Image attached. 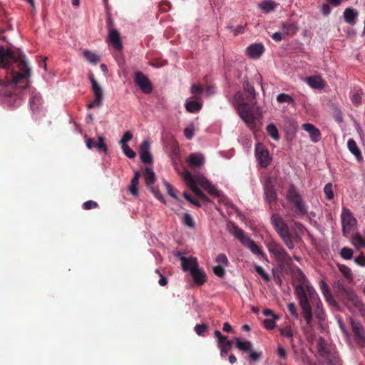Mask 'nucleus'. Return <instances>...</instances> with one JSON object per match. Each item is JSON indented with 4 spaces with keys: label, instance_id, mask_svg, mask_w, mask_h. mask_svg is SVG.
<instances>
[{
    "label": "nucleus",
    "instance_id": "obj_1",
    "mask_svg": "<svg viewBox=\"0 0 365 365\" xmlns=\"http://www.w3.org/2000/svg\"><path fill=\"white\" fill-rule=\"evenodd\" d=\"M0 68L6 71V81L0 78V93L8 97L9 101L14 98V103L19 105L21 92L29 87L31 77L26 56L19 50L14 51L0 46Z\"/></svg>",
    "mask_w": 365,
    "mask_h": 365
},
{
    "label": "nucleus",
    "instance_id": "obj_2",
    "mask_svg": "<svg viewBox=\"0 0 365 365\" xmlns=\"http://www.w3.org/2000/svg\"><path fill=\"white\" fill-rule=\"evenodd\" d=\"M232 105L242 120L251 128L255 127L257 120L262 118L260 108L255 106L256 101L245 102L244 95L240 91L234 94Z\"/></svg>",
    "mask_w": 365,
    "mask_h": 365
},
{
    "label": "nucleus",
    "instance_id": "obj_3",
    "mask_svg": "<svg viewBox=\"0 0 365 365\" xmlns=\"http://www.w3.org/2000/svg\"><path fill=\"white\" fill-rule=\"evenodd\" d=\"M297 279L299 284L295 286L294 292L301 308V315L305 320L307 325L311 327L312 312L308 300L307 287L312 286L307 284V277L301 270L298 271Z\"/></svg>",
    "mask_w": 365,
    "mask_h": 365
},
{
    "label": "nucleus",
    "instance_id": "obj_4",
    "mask_svg": "<svg viewBox=\"0 0 365 365\" xmlns=\"http://www.w3.org/2000/svg\"><path fill=\"white\" fill-rule=\"evenodd\" d=\"M335 288L336 297L350 312L356 313L362 311L363 304L352 289L346 287L339 282L337 283Z\"/></svg>",
    "mask_w": 365,
    "mask_h": 365
},
{
    "label": "nucleus",
    "instance_id": "obj_5",
    "mask_svg": "<svg viewBox=\"0 0 365 365\" xmlns=\"http://www.w3.org/2000/svg\"><path fill=\"white\" fill-rule=\"evenodd\" d=\"M271 221L279 235L282 238L288 249L294 248V244L291 240L288 225L284 222L283 218L278 214H273Z\"/></svg>",
    "mask_w": 365,
    "mask_h": 365
},
{
    "label": "nucleus",
    "instance_id": "obj_6",
    "mask_svg": "<svg viewBox=\"0 0 365 365\" xmlns=\"http://www.w3.org/2000/svg\"><path fill=\"white\" fill-rule=\"evenodd\" d=\"M307 292H308V300L309 302H310L314 305V312H312V315L314 314L315 317L319 319L320 322H322L325 319V314L324 311L322 307V303L316 292L315 289L313 287H307ZM313 319L312 320V322ZM309 327V325H307ZM313 324L312 323L311 327H312ZM310 327V326H309Z\"/></svg>",
    "mask_w": 365,
    "mask_h": 365
},
{
    "label": "nucleus",
    "instance_id": "obj_7",
    "mask_svg": "<svg viewBox=\"0 0 365 365\" xmlns=\"http://www.w3.org/2000/svg\"><path fill=\"white\" fill-rule=\"evenodd\" d=\"M287 200L294 205L296 208V211L299 214L302 215L307 214V211L303 202L302 197L293 184L289 186L287 192Z\"/></svg>",
    "mask_w": 365,
    "mask_h": 365
},
{
    "label": "nucleus",
    "instance_id": "obj_8",
    "mask_svg": "<svg viewBox=\"0 0 365 365\" xmlns=\"http://www.w3.org/2000/svg\"><path fill=\"white\" fill-rule=\"evenodd\" d=\"M134 82L140 90L145 94H150L153 86L149 78L140 71H137L134 75Z\"/></svg>",
    "mask_w": 365,
    "mask_h": 365
},
{
    "label": "nucleus",
    "instance_id": "obj_9",
    "mask_svg": "<svg viewBox=\"0 0 365 365\" xmlns=\"http://www.w3.org/2000/svg\"><path fill=\"white\" fill-rule=\"evenodd\" d=\"M255 155L262 168H267L272 162V157L268 150L262 143H257L255 147Z\"/></svg>",
    "mask_w": 365,
    "mask_h": 365
},
{
    "label": "nucleus",
    "instance_id": "obj_10",
    "mask_svg": "<svg viewBox=\"0 0 365 365\" xmlns=\"http://www.w3.org/2000/svg\"><path fill=\"white\" fill-rule=\"evenodd\" d=\"M89 79L91 83L92 91L94 94V100L87 105L88 108L91 109L101 104L103 98V90L97 83L93 74L89 75Z\"/></svg>",
    "mask_w": 365,
    "mask_h": 365
},
{
    "label": "nucleus",
    "instance_id": "obj_11",
    "mask_svg": "<svg viewBox=\"0 0 365 365\" xmlns=\"http://www.w3.org/2000/svg\"><path fill=\"white\" fill-rule=\"evenodd\" d=\"M182 177L190 189L192 185H194L196 187L200 186L203 189V187L209 182V180L204 176H192L189 171L185 172Z\"/></svg>",
    "mask_w": 365,
    "mask_h": 365
},
{
    "label": "nucleus",
    "instance_id": "obj_12",
    "mask_svg": "<svg viewBox=\"0 0 365 365\" xmlns=\"http://www.w3.org/2000/svg\"><path fill=\"white\" fill-rule=\"evenodd\" d=\"M351 325L356 343L361 347L365 346V331L363 326L358 322L351 320Z\"/></svg>",
    "mask_w": 365,
    "mask_h": 365
},
{
    "label": "nucleus",
    "instance_id": "obj_13",
    "mask_svg": "<svg viewBox=\"0 0 365 365\" xmlns=\"http://www.w3.org/2000/svg\"><path fill=\"white\" fill-rule=\"evenodd\" d=\"M341 222L344 234L350 232L356 225V220L347 209H344L341 215Z\"/></svg>",
    "mask_w": 365,
    "mask_h": 365
},
{
    "label": "nucleus",
    "instance_id": "obj_14",
    "mask_svg": "<svg viewBox=\"0 0 365 365\" xmlns=\"http://www.w3.org/2000/svg\"><path fill=\"white\" fill-rule=\"evenodd\" d=\"M108 43L110 44L115 50L121 51L123 48V43L120 34L117 29H110L108 35Z\"/></svg>",
    "mask_w": 365,
    "mask_h": 365
},
{
    "label": "nucleus",
    "instance_id": "obj_15",
    "mask_svg": "<svg viewBox=\"0 0 365 365\" xmlns=\"http://www.w3.org/2000/svg\"><path fill=\"white\" fill-rule=\"evenodd\" d=\"M187 252H177V255L180 257V259L181 261V266L185 272H191L192 267H197L198 266V262L197 258L195 257H189L187 258L185 256H182V254H186Z\"/></svg>",
    "mask_w": 365,
    "mask_h": 365
},
{
    "label": "nucleus",
    "instance_id": "obj_16",
    "mask_svg": "<svg viewBox=\"0 0 365 365\" xmlns=\"http://www.w3.org/2000/svg\"><path fill=\"white\" fill-rule=\"evenodd\" d=\"M190 273L197 285L202 286L207 282V275L202 269L199 268V265L197 267H192Z\"/></svg>",
    "mask_w": 365,
    "mask_h": 365
},
{
    "label": "nucleus",
    "instance_id": "obj_17",
    "mask_svg": "<svg viewBox=\"0 0 365 365\" xmlns=\"http://www.w3.org/2000/svg\"><path fill=\"white\" fill-rule=\"evenodd\" d=\"M140 158L143 163H151L153 158L150 153V143L145 140L140 145Z\"/></svg>",
    "mask_w": 365,
    "mask_h": 365
},
{
    "label": "nucleus",
    "instance_id": "obj_18",
    "mask_svg": "<svg viewBox=\"0 0 365 365\" xmlns=\"http://www.w3.org/2000/svg\"><path fill=\"white\" fill-rule=\"evenodd\" d=\"M273 258L276 259L277 264L282 268L285 269L289 267L292 262V258L287 255V252H271Z\"/></svg>",
    "mask_w": 365,
    "mask_h": 365
},
{
    "label": "nucleus",
    "instance_id": "obj_19",
    "mask_svg": "<svg viewBox=\"0 0 365 365\" xmlns=\"http://www.w3.org/2000/svg\"><path fill=\"white\" fill-rule=\"evenodd\" d=\"M319 288L326 299V301L333 307H337V303L332 296L331 291L329 289L327 284L324 281L321 280L319 282Z\"/></svg>",
    "mask_w": 365,
    "mask_h": 365
},
{
    "label": "nucleus",
    "instance_id": "obj_20",
    "mask_svg": "<svg viewBox=\"0 0 365 365\" xmlns=\"http://www.w3.org/2000/svg\"><path fill=\"white\" fill-rule=\"evenodd\" d=\"M264 192L268 201H275L277 193L274 190V182L270 178H267L265 182Z\"/></svg>",
    "mask_w": 365,
    "mask_h": 365
},
{
    "label": "nucleus",
    "instance_id": "obj_21",
    "mask_svg": "<svg viewBox=\"0 0 365 365\" xmlns=\"http://www.w3.org/2000/svg\"><path fill=\"white\" fill-rule=\"evenodd\" d=\"M264 48L262 43H254L247 48V52L250 58H259L264 52Z\"/></svg>",
    "mask_w": 365,
    "mask_h": 365
},
{
    "label": "nucleus",
    "instance_id": "obj_22",
    "mask_svg": "<svg viewBox=\"0 0 365 365\" xmlns=\"http://www.w3.org/2000/svg\"><path fill=\"white\" fill-rule=\"evenodd\" d=\"M204 157L200 153H192L189 155L187 162L191 168H200L204 163Z\"/></svg>",
    "mask_w": 365,
    "mask_h": 365
},
{
    "label": "nucleus",
    "instance_id": "obj_23",
    "mask_svg": "<svg viewBox=\"0 0 365 365\" xmlns=\"http://www.w3.org/2000/svg\"><path fill=\"white\" fill-rule=\"evenodd\" d=\"M302 127L309 133V136L312 141L317 143L319 140L321 133L314 125L311 123H304L302 125Z\"/></svg>",
    "mask_w": 365,
    "mask_h": 365
},
{
    "label": "nucleus",
    "instance_id": "obj_24",
    "mask_svg": "<svg viewBox=\"0 0 365 365\" xmlns=\"http://www.w3.org/2000/svg\"><path fill=\"white\" fill-rule=\"evenodd\" d=\"M307 82L312 88L315 89H322L324 87V81L320 76L308 77Z\"/></svg>",
    "mask_w": 365,
    "mask_h": 365
},
{
    "label": "nucleus",
    "instance_id": "obj_25",
    "mask_svg": "<svg viewBox=\"0 0 365 365\" xmlns=\"http://www.w3.org/2000/svg\"><path fill=\"white\" fill-rule=\"evenodd\" d=\"M317 346L319 355L323 358L329 356V354L331 353L330 349L324 339L320 337L317 341Z\"/></svg>",
    "mask_w": 365,
    "mask_h": 365
},
{
    "label": "nucleus",
    "instance_id": "obj_26",
    "mask_svg": "<svg viewBox=\"0 0 365 365\" xmlns=\"http://www.w3.org/2000/svg\"><path fill=\"white\" fill-rule=\"evenodd\" d=\"M236 347L242 351L250 352L252 349V344L250 341H241L239 338L234 339Z\"/></svg>",
    "mask_w": 365,
    "mask_h": 365
},
{
    "label": "nucleus",
    "instance_id": "obj_27",
    "mask_svg": "<svg viewBox=\"0 0 365 365\" xmlns=\"http://www.w3.org/2000/svg\"><path fill=\"white\" fill-rule=\"evenodd\" d=\"M244 91L247 93V99L249 102L256 101V92L255 88L251 86L248 81L243 83Z\"/></svg>",
    "mask_w": 365,
    "mask_h": 365
},
{
    "label": "nucleus",
    "instance_id": "obj_28",
    "mask_svg": "<svg viewBox=\"0 0 365 365\" xmlns=\"http://www.w3.org/2000/svg\"><path fill=\"white\" fill-rule=\"evenodd\" d=\"M140 176V173L135 172L134 177L133 178L130 185L128 187V190L134 197L138 196V180H139Z\"/></svg>",
    "mask_w": 365,
    "mask_h": 365
},
{
    "label": "nucleus",
    "instance_id": "obj_29",
    "mask_svg": "<svg viewBox=\"0 0 365 365\" xmlns=\"http://www.w3.org/2000/svg\"><path fill=\"white\" fill-rule=\"evenodd\" d=\"M232 345V341L229 340L227 338L223 340L222 342H219L217 346L220 349V356L222 357L226 356L227 353L230 351Z\"/></svg>",
    "mask_w": 365,
    "mask_h": 365
},
{
    "label": "nucleus",
    "instance_id": "obj_30",
    "mask_svg": "<svg viewBox=\"0 0 365 365\" xmlns=\"http://www.w3.org/2000/svg\"><path fill=\"white\" fill-rule=\"evenodd\" d=\"M282 28L284 31L285 35H294L297 33L299 28L296 23L294 22H286L283 23L282 25Z\"/></svg>",
    "mask_w": 365,
    "mask_h": 365
},
{
    "label": "nucleus",
    "instance_id": "obj_31",
    "mask_svg": "<svg viewBox=\"0 0 365 365\" xmlns=\"http://www.w3.org/2000/svg\"><path fill=\"white\" fill-rule=\"evenodd\" d=\"M42 103L41 96L38 93H33L30 99L31 108L34 112L38 111Z\"/></svg>",
    "mask_w": 365,
    "mask_h": 365
},
{
    "label": "nucleus",
    "instance_id": "obj_32",
    "mask_svg": "<svg viewBox=\"0 0 365 365\" xmlns=\"http://www.w3.org/2000/svg\"><path fill=\"white\" fill-rule=\"evenodd\" d=\"M239 240L241 242L242 245H244L247 248L250 249V251H260L259 247L255 243L254 241L250 240L245 235H243V238H240Z\"/></svg>",
    "mask_w": 365,
    "mask_h": 365
},
{
    "label": "nucleus",
    "instance_id": "obj_33",
    "mask_svg": "<svg viewBox=\"0 0 365 365\" xmlns=\"http://www.w3.org/2000/svg\"><path fill=\"white\" fill-rule=\"evenodd\" d=\"M144 178L145 182L148 187H151L155 182V173L149 168H145Z\"/></svg>",
    "mask_w": 365,
    "mask_h": 365
},
{
    "label": "nucleus",
    "instance_id": "obj_34",
    "mask_svg": "<svg viewBox=\"0 0 365 365\" xmlns=\"http://www.w3.org/2000/svg\"><path fill=\"white\" fill-rule=\"evenodd\" d=\"M202 104L197 101H190L185 104L186 110L190 113H194L201 109Z\"/></svg>",
    "mask_w": 365,
    "mask_h": 365
},
{
    "label": "nucleus",
    "instance_id": "obj_35",
    "mask_svg": "<svg viewBox=\"0 0 365 365\" xmlns=\"http://www.w3.org/2000/svg\"><path fill=\"white\" fill-rule=\"evenodd\" d=\"M357 13L351 8H347L344 12V16L346 22L354 24L356 18Z\"/></svg>",
    "mask_w": 365,
    "mask_h": 365
},
{
    "label": "nucleus",
    "instance_id": "obj_36",
    "mask_svg": "<svg viewBox=\"0 0 365 365\" xmlns=\"http://www.w3.org/2000/svg\"><path fill=\"white\" fill-rule=\"evenodd\" d=\"M348 148L349 150L359 160H361L362 159L361 152L358 148L356 142L354 140L350 139L348 141Z\"/></svg>",
    "mask_w": 365,
    "mask_h": 365
},
{
    "label": "nucleus",
    "instance_id": "obj_37",
    "mask_svg": "<svg viewBox=\"0 0 365 365\" xmlns=\"http://www.w3.org/2000/svg\"><path fill=\"white\" fill-rule=\"evenodd\" d=\"M328 365H341V359H339L338 354L336 353H329V356H325Z\"/></svg>",
    "mask_w": 365,
    "mask_h": 365
},
{
    "label": "nucleus",
    "instance_id": "obj_38",
    "mask_svg": "<svg viewBox=\"0 0 365 365\" xmlns=\"http://www.w3.org/2000/svg\"><path fill=\"white\" fill-rule=\"evenodd\" d=\"M279 331H280V334L282 336L289 339L292 344H293V336H294V334H293V331H292V329L291 328V326L287 325V326H284L283 327H281L279 329Z\"/></svg>",
    "mask_w": 365,
    "mask_h": 365
},
{
    "label": "nucleus",
    "instance_id": "obj_39",
    "mask_svg": "<svg viewBox=\"0 0 365 365\" xmlns=\"http://www.w3.org/2000/svg\"><path fill=\"white\" fill-rule=\"evenodd\" d=\"M83 55L86 58L92 63H96L100 61V56L90 51H84Z\"/></svg>",
    "mask_w": 365,
    "mask_h": 365
},
{
    "label": "nucleus",
    "instance_id": "obj_40",
    "mask_svg": "<svg viewBox=\"0 0 365 365\" xmlns=\"http://www.w3.org/2000/svg\"><path fill=\"white\" fill-rule=\"evenodd\" d=\"M210 195L219 197V190L209 181V182L203 187Z\"/></svg>",
    "mask_w": 365,
    "mask_h": 365
},
{
    "label": "nucleus",
    "instance_id": "obj_41",
    "mask_svg": "<svg viewBox=\"0 0 365 365\" xmlns=\"http://www.w3.org/2000/svg\"><path fill=\"white\" fill-rule=\"evenodd\" d=\"M287 309L289 313L292 315V317L295 319H300V316L297 312V306L294 303H289L287 305Z\"/></svg>",
    "mask_w": 365,
    "mask_h": 365
},
{
    "label": "nucleus",
    "instance_id": "obj_42",
    "mask_svg": "<svg viewBox=\"0 0 365 365\" xmlns=\"http://www.w3.org/2000/svg\"><path fill=\"white\" fill-rule=\"evenodd\" d=\"M277 100L279 103H288L290 104L294 103V98L287 94L280 93L277 96Z\"/></svg>",
    "mask_w": 365,
    "mask_h": 365
},
{
    "label": "nucleus",
    "instance_id": "obj_43",
    "mask_svg": "<svg viewBox=\"0 0 365 365\" xmlns=\"http://www.w3.org/2000/svg\"><path fill=\"white\" fill-rule=\"evenodd\" d=\"M352 242L357 249L365 247V240L359 235H356L353 238Z\"/></svg>",
    "mask_w": 365,
    "mask_h": 365
},
{
    "label": "nucleus",
    "instance_id": "obj_44",
    "mask_svg": "<svg viewBox=\"0 0 365 365\" xmlns=\"http://www.w3.org/2000/svg\"><path fill=\"white\" fill-rule=\"evenodd\" d=\"M267 131L269 135L274 140L279 139V136L278 130L274 124H269L267 127Z\"/></svg>",
    "mask_w": 365,
    "mask_h": 365
},
{
    "label": "nucleus",
    "instance_id": "obj_45",
    "mask_svg": "<svg viewBox=\"0 0 365 365\" xmlns=\"http://www.w3.org/2000/svg\"><path fill=\"white\" fill-rule=\"evenodd\" d=\"M190 190L198 196L202 201L205 202H210V199L202 192L199 187H196L194 185L190 186Z\"/></svg>",
    "mask_w": 365,
    "mask_h": 365
},
{
    "label": "nucleus",
    "instance_id": "obj_46",
    "mask_svg": "<svg viewBox=\"0 0 365 365\" xmlns=\"http://www.w3.org/2000/svg\"><path fill=\"white\" fill-rule=\"evenodd\" d=\"M95 148H97L100 151H103L105 153H107L108 148L104 141V138L101 135L98 138V143L95 144Z\"/></svg>",
    "mask_w": 365,
    "mask_h": 365
},
{
    "label": "nucleus",
    "instance_id": "obj_47",
    "mask_svg": "<svg viewBox=\"0 0 365 365\" xmlns=\"http://www.w3.org/2000/svg\"><path fill=\"white\" fill-rule=\"evenodd\" d=\"M209 326L206 324H197L194 329L199 336H204L205 333L208 330Z\"/></svg>",
    "mask_w": 365,
    "mask_h": 365
},
{
    "label": "nucleus",
    "instance_id": "obj_48",
    "mask_svg": "<svg viewBox=\"0 0 365 365\" xmlns=\"http://www.w3.org/2000/svg\"><path fill=\"white\" fill-rule=\"evenodd\" d=\"M225 267L221 264H217L212 267V271L216 276L222 278L225 274Z\"/></svg>",
    "mask_w": 365,
    "mask_h": 365
},
{
    "label": "nucleus",
    "instance_id": "obj_49",
    "mask_svg": "<svg viewBox=\"0 0 365 365\" xmlns=\"http://www.w3.org/2000/svg\"><path fill=\"white\" fill-rule=\"evenodd\" d=\"M231 233L237 238H243V235H245L242 230L239 228L238 227L235 226V225H232V228L230 229Z\"/></svg>",
    "mask_w": 365,
    "mask_h": 365
},
{
    "label": "nucleus",
    "instance_id": "obj_50",
    "mask_svg": "<svg viewBox=\"0 0 365 365\" xmlns=\"http://www.w3.org/2000/svg\"><path fill=\"white\" fill-rule=\"evenodd\" d=\"M193 97L197 98L203 91L202 87L200 84H193L190 88Z\"/></svg>",
    "mask_w": 365,
    "mask_h": 365
},
{
    "label": "nucleus",
    "instance_id": "obj_51",
    "mask_svg": "<svg viewBox=\"0 0 365 365\" xmlns=\"http://www.w3.org/2000/svg\"><path fill=\"white\" fill-rule=\"evenodd\" d=\"M339 271L344 274L347 279H351V269L344 264H338Z\"/></svg>",
    "mask_w": 365,
    "mask_h": 365
},
{
    "label": "nucleus",
    "instance_id": "obj_52",
    "mask_svg": "<svg viewBox=\"0 0 365 365\" xmlns=\"http://www.w3.org/2000/svg\"><path fill=\"white\" fill-rule=\"evenodd\" d=\"M275 7V3L273 1H263L260 4V8L266 12L273 10Z\"/></svg>",
    "mask_w": 365,
    "mask_h": 365
},
{
    "label": "nucleus",
    "instance_id": "obj_53",
    "mask_svg": "<svg viewBox=\"0 0 365 365\" xmlns=\"http://www.w3.org/2000/svg\"><path fill=\"white\" fill-rule=\"evenodd\" d=\"M278 318H272V319H265L263 321V324L264 327L268 330H272L275 327V320L278 319Z\"/></svg>",
    "mask_w": 365,
    "mask_h": 365
},
{
    "label": "nucleus",
    "instance_id": "obj_54",
    "mask_svg": "<svg viewBox=\"0 0 365 365\" xmlns=\"http://www.w3.org/2000/svg\"><path fill=\"white\" fill-rule=\"evenodd\" d=\"M183 222L186 226H187L190 228H193L195 227V222H194L191 215L188 213L184 214Z\"/></svg>",
    "mask_w": 365,
    "mask_h": 365
},
{
    "label": "nucleus",
    "instance_id": "obj_55",
    "mask_svg": "<svg viewBox=\"0 0 365 365\" xmlns=\"http://www.w3.org/2000/svg\"><path fill=\"white\" fill-rule=\"evenodd\" d=\"M255 270L258 274H259L262 277V278L264 281L268 282L269 280V275L265 272V271L261 266L256 265L255 267Z\"/></svg>",
    "mask_w": 365,
    "mask_h": 365
},
{
    "label": "nucleus",
    "instance_id": "obj_56",
    "mask_svg": "<svg viewBox=\"0 0 365 365\" xmlns=\"http://www.w3.org/2000/svg\"><path fill=\"white\" fill-rule=\"evenodd\" d=\"M122 148L125 155L129 158H134L135 157V153L128 145H122Z\"/></svg>",
    "mask_w": 365,
    "mask_h": 365
},
{
    "label": "nucleus",
    "instance_id": "obj_57",
    "mask_svg": "<svg viewBox=\"0 0 365 365\" xmlns=\"http://www.w3.org/2000/svg\"><path fill=\"white\" fill-rule=\"evenodd\" d=\"M324 191L328 199L331 200L334 198V192L331 183L327 184L324 188Z\"/></svg>",
    "mask_w": 365,
    "mask_h": 365
},
{
    "label": "nucleus",
    "instance_id": "obj_58",
    "mask_svg": "<svg viewBox=\"0 0 365 365\" xmlns=\"http://www.w3.org/2000/svg\"><path fill=\"white\" fill-rule=\"evenodd\" d=\"M216 262L217 263V264H221L224 267H226L228 264V259L225 255L220 254L216 257Z\"/></svg>",
    "mask_w": 365,
    "mask_h": 365
},
{
    "label": "nucleus",
    "instance_id": "obj_59",
    "mask_svg": "<svg viewBox=\"0 0 365 365\" xmlns=\"http://www.w3.org/2000/svg\"><path fill=\"white\" fill-rule=\"evenodd\" d=\"M151 192L153 195L157 197L159 200L163 202L164 204H166V201L163 197V195L160 193V190L158 188H155L153 186L150 187Z\"/></svg>",
    "mask_w": 365,
    "mask_h": 365
},
{
    "label": "nucleus",
    "instance_id": "obj_60",
    "mask_svg": "<svg viewBox=\"0 0 365 365\" xmlns=\"http://www.w3.org/2000/svg\"><path fill=\"white\" fill-rule=\"evenodd\" d=\"M249 353H250L249 358L252 361H257L259 360V359L262 356L261 351H259V352L253 351L252 349L251 351H250Z\"/></svg>",
    "mask_w": 365,
    "mask_h": 365
},
{
    "label": "nucleus",
    "instance_id": "obj_61",
    "mask_svg": "<svg viewBox=\"0 0 365 365\" xmlns=\"http://www.w3.org/2000/svg\"><path fill=\"white\" fill-rule=\"evenodd\" d=\"M165 187L167 189V191H168V193L172 197H173L174 199L178 200V196L176 195L172 185L168 182H165Z\"/></svg>",
    "mask_w": 365,
    "mask_h": 365
},
{
    "label": "nucleus",
    "instance_id": "obj_62",
    "mask_svg": "<svg viewBox=\"0 0 365 365\" xmlns=\"http://www.w3.org/2000/svg\"><path fill=\"white\" fill-rule=\"evenodd\" d=\"M132 138H133L132 133L130 131H126L123 134V135L120 140L121 145H127L126 143L128 142L129 140H130L132 139Z\"/></svg>",
    "mask_w": 365,
    "mask_h": 365
},
{
    "label": "nucleus",
    "instance_id": "obj_63",
    "mask_svg": "<svg viewBox=\"0 0 365 365\" xmlns=\"http://www.w3.org/2000/svg\"><path fill=\"white\" fill-rule=\"evenodd\" d=\"M183 197L188 201L190 202L191 204L194 205L196 207H200L201 206V205L200 204V202L198 201H197L196 200L193 199L188 193L187 192H183Z\"/></svg>",
    "mask_w": 365,
    "mask_h": 365
},
{
    "label": "nucleus",
    "instance_id": "obj_64",
    "mask_svg": "<svg viewBox=\"0 0 365 365\" xmlns=\"http://www.w3.org/2000/svg\"><path fill=\"white\" fill-rule=\"evenodd\" d=\"M277 353V355L281 359H286L287 357V351H286L285 349L282 346H278Z\"/></svg>",
    "mask_w": 365,
    "mask_h": 365
}]
</instances>
